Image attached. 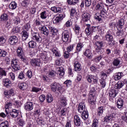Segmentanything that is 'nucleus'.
Masks as SVG:
<instances>
[{
    "instance_id": "38",
    "label": "nucleus",
    "mask_w": 127,
    "mask_h": 127,
    "mask_svg": "<svg viewBox=\"0 0 127 127\" xmlns=\"http://www.w3.org/2000/svg\"><path fill=\"white\" fill-rule=\"evenodd\" d=\"M52 51L53 53V54L55 55V56H56V57H61V54H60V52H59L57 48H53L52 50Z\"/></svg>"
},
{
    "instance_id": "21",
    "label": "nucleus",
    "mask_w": 127,
    "mask_h": 127,
    "mask_svg": "<svg viewBox=\"0 0 127 127\" xmlns=\"http://www.w3.org/2000/svg\"><path fill=\"white\" fill-rule=\"evenodd\" d=\"M11 107H12V104L9 101H8L5 105V113H6V116H8L9 109H11Z\"/></svg>"
},
{
    "instance_id": "55",
    "label": "nucleus",
    "mask_w": 127,
    "mask_h": 127,
    "mask_svg": "<svg viewBox=\"0 0 127 127\" xmlns=\"http://www.w3.org/2000/svg\"><path fill=\"white\" fill-rule=\"evenodd\" d=\"M79 0H67V2L68 4L75 5L76 3H78Z\"/></svg>"
},
{
    "instance_id": "35",
    "label": "nucleus",
    "mask_w": 127,
    "mask_h": 127,
    "mask_svg": "<svg viewBox=\"0 0 127 127\" xmlns=\"http://www.w3.org/2000/svg\"><path fill=\"white\" fill-rule=\"evenodd\" d=\"M74 71H81L82 69L81 68V64L79 63V62L76 61L74 64Z\"/></svg>"
},
{
    "instance_id": "56",
    "label": "nucleus",
    "mask_w": 127,
    "mask_h": 127,
    "mask_svg": "<svg viewBox=\"0 0 127 127\" xmlns=\"http://www.w3.org/2000/svg\"><path fill=\"white\" fill-rule=\"evenodd\" d=\"M102 59L103 56L100 55L95 57V58L94 59V60L95 62H96V63H99V62H100V61L102 60Z\"/></svg>"
},
{
    "instance_id": "34",
    "label": "nucleus",
    "mask_w": 127,
    "mask_h": 127,
    "mask_svg": "<svg viewBox=\"0 0 127 127\" xmlns=\"http://www.w3.org/2000/svg\"><path fill=\"white\" fill-rule=\"evenodd\" d=\"M124 76V73L123 72H118L116 73L114 75V79L115 80V81H118V80H120L122 77Z\"/></svg>"
},
{
    "instance_id": "22",
    "label": "nucleus",
    "mask_w": 127,
    "mask_h": 127,
    "mask_svg": "<svg viewBox=\"0 0 127 127\" xmlns=\"http://www.w3.org/2000/svg\"><path fill=\"white\" fill-rule=\"evenodd\" d=\"M22 39L23 41H25L28 38V37L29 36V33H28V31H26L25 30H23L22 32Z\"/></svg>"
},
{
    "instance_id": "36",
    "label": "nucleus",
    "mask_w": 127,
    "mask_h": 127,
    "mask_svg": "<svg viewBox=\"0 0 127 127\" xmlns=\"http://www.w3.org/2000/svg\"><path fill=\"white\" fill-rule=\"evenodd\" d=\"M60 102L62 107H66V106H67V100H66V97L64 96L62 97L60 99Z\"/></svg>"
},
{
    "instance_id": "64",
    "label": "nucleus",
    "mask_w": 127,
    "mask_h": 127,
    "mask_svg": "<svg viewBox=\"0 0 127 127\" xmlns=\"http://www.w3.org/2000/svg\"><path fill=\"white\" fill-rule=\"evenodd\" d=\"M100 83L102 85V88H105L106 87V79H100Z\"/></svg>"
},
{
    "instance_id": "40",
    "label": "nucleus",
    "mask_w": 127,
    "mask_h": 127,
    "mask_svg": "<svg viewBox=\"0 0 127 127\" xmlns=\"http://www.w3.org/2000/svg\"><path fill=\"white\" fill-rule=\"evenodd\" d=\"M18 87L20 90H26L27 89V84L25 83H19Z\"/></svg>"
},
{
    "instance_id": "48",
    "label": "nucleus",
    "mask_w": 127,
    "mask_h": 127,
    "mask_svg": "<svg viewBox=\"0 0 127 127\" xmlns=\"http://www.w3.org/2000/svg\"><path fill=\"white\" fill-rule=\"evenodd\" d=\"M19 31H20V27H15L11 30V33H13V34L18 33Z\"/></svg>"
},
{
    "instance_id": "8",
    "label": "nucleus",
    "mask_w": 127,
    "mask_h": 127,
    "mask_svg": "<svg viewBox=\"0 0 127 127\" xmlns=\"http://www.w3.org/2000/svg\"><path fill=\"white\" fill-rule=\"evenodd\" d=\"M106 39L107 41H108V43L110 45H114L115 44V42L114 41V38H113V36L110 34V32H108L106 36Z\"/></svg>"
},
{
    "instance_id": "2",
    "label": "nucleus",
    "mask_w": 127,
    "mask_h": 127,
    "mask_svg": "<svg viewBox=\"0 0 127 127\" xmlns=\"http://www.w3.org/2000/svg\"><path fill=\"white\" fill-rule=\"evenodd\" d=\"M105 17H107V10H106V9L101 10L100 13L97 12L94 16V18L98 21H102Z\"/></svg>"
},
{
    "instance_id": "7",
    "label": "nucleus",
    "mask_w": 127,
    "mask_h": 127,
    "mask_svg": "<svg viewBox=\"0 0 127 127\" xmlns=\"http://www.w3.org/2000/svg\"><path fill=\"white\" fill-rule=\"evenodd\" d=\"M86 80L89 83H92L93 82L94 84H97L98 83V80L99 78L97 76H94L92 75H88L86 76Z\"/></svg>"
},
{
    "instance_id": "32",
    "label": "nucleus",
    "mask_w": 127,
    "mask_h": 127,
    "mask_svg": "<svg viewBox=\"0 0 127 127\" xmlns=\"http://www.w3.org/2000/svg\"><path fill=\"white\" fill-rule=\"evenodd\" d=\"M65 74V72L64 71V68L63 67H59L58 68V76H60V77H63Z\"/></svg>"
},
{
    "instance_id": "23",
    "label": "nucleus",
    "mask_w": 127,
    "mask_h": 127,
    "mask_svg": "<svg viewBox=\"0 0 127 127\" xmlns=\"http://www.w3.org/2000/svg\"><path fill=\"white\" fill-rule=\"evenodd\" d=\"M74 123L76 127H80L81 126V120L80 119V117H79V116H74Z\"/></svg>"
},
{
    "instance_id": "26",
    "label": "nucleus",
    "mask_w": 127,
    "mask_h": 127,
    "mask_svg": "<svg viewBox=\"0 0 127 127\" xmlns=\"http://www.w3.org/2000/svg\"><path fill=\"white\" fill-rule=\"evenodd\" d=\"M3 83L6 88H9L11 86V81L8 78L4 79L3 80Z\"/></svg>"
},
{
    "instance_id": "33",
    "label": "nucleus",
    "mask_w": 127,
    "mask_h": 127,
    "mask_svg": "<svg viewBox=\"0 0 127 127\" xmlns=\"http://www.w3.org/2000/svg\"><path fill=\"white\" fill-rule=\"evenodd\" d=\"M125 86V81H120L117 82L115 85V88L117 89H120L121 88H123Z\"/></svg>"
},
{
    "instance_id": "25",
    "label": "nucleus",
    "mask_w": 127,
    "mask_h": 127,
    "mask_svg": "<svg viewBox=\"0 0 127 127\" xmlns=\"http://www.w3.org/2000/svg\"><path fill=\"white\" fill-rule=\"evenodd\" d=\"M40 15L42 19H46V18L49 16V13H48V11L46 10L42 11Z\"/></svg>"
},
{
    "instance_id": "3",
    "label": "nucleus",
    "mask_w": 127,
    "mask_h": 127,
    "mask_svg": "<svg viewBox=\"0 0 127 127\" xmlns=\"http://www.w3.org/2000/svg\"><path fill=\"white\" fill-rule=\"evenodd\" d=\"M95 51L97 53L100 52L101 54L104 52V49H103V46H104V42L102 41H96L94 44Z\"/></svg>"
},
{
    "instance_id": "58",
    "label": "nucleus",
    "mask_w": 127,
    "mask_h": 127,
    "mask_svg": "<svg viewBox=\"0 0 127 127\" xmlns=\"http://www.w3.org/2000/svg\"><path fill=\"white\" fill-rule=\"evenodd\" d=\"M41 58L44 61H48V57H47V55H46L45 54H42L41 55Z\"/></svg>"
},
{
    "instance_id": "19",
    "label": "nucleus",
    "mask_w": 127,
    "mask_h": 127,
    "mask_svg": "<svg viewBox=\"0 0 127 127\" xmlns=\"http://www.w3.org/2000/svg\"><path fill=\"white\" fill-rule=\"evenodd\" d=\"M83 54L84 56H86V57L88 58V59H91V58L93 57V54L92 53V51L89 49H86L84 52Z\"/></svg>"
},
{
    "instance_id": "45",
    "label": "nucleus",
    "mask_w": 127,
    "mask_h": 127,
    "mask_svg": "<svg viewBox=\"0 0 127 127\" xmlns=\"http://www.w3.org/2000/svg\"><path fill=\"white\" fill-rule=\"evenodd\" d=\"M51 10L54 12H61L62 9L60 7L53 6L51 8Z\"/></svg>"
},
{
    "instance_id": "47",
    "label": "nucleus",
    "mask_w": 127,
    "mask_h": 127,
    "mask_svg": "<svg viewBox=\"0 0 127 127\" xmlns=\"http://www.w3.org/2000/svg\"><path fill=\"white\" fill-rule=\"evenodd\" d=\"M46 100L47 103H52L53 102V97L50 94H48L46 96Z\"/></svg>"
},
{
    "instance_id": "52",
    "label": "nucleus",
    "mask_w": 127,
    "mask_h": 127,
    "mask_svg": "<svg viewBox=\"0 0 127 127\" xmlns=\"http://www.w3.org/2000/svg\"><path fill=\"white\" fill-rule=\"evenodd\" d=\"M0 127H9V124L8 121H5L3 122L0 123Z\"/></svg>"
},
{
    "instance_id": "53",
    "label": "nucleus",
    "mask_w": 127,
    "mask_h": 127,
    "mask_svg": "<svg viewBox=\"0 0 127 127\" xmlns=\"http://www.w3.org/2000/svg\"><path fill=\"white\" fill-rule=\"evenodd\" d=\"M99 126V120L97 119H95L93 121V123L91 125V127H98Z\"/></svg>"
},
{
    "instance_id": "44",
    "label": "nucleus",
    "mask_w": 127,
    "mask_h": 127,
    "mask_svg": "<svg viewBox=\"0 0 127 127\" xmlns=\"http://www.w3.org/2000/svg\"><path fill=\"white\" fill-rule=\"evenodd\" d=\"M104 113V107L101 106L98 108L97 109V116L99 117L102 116Z\"/></svg>"
},
{
    "instance_id": "27",
    "label": "nucleus",
    "mask_w": 127,
    "mask_h": 127,
    "mask_svg": "<svg viewBox=\"0 0 127 127\" xmlns=\"http://www.w3.org/2000/svg\"><path fill=\"white\" fill-rule=\"evenodd\" d=\"M17 56H18V57H20V58L24 56L23 50H22V48L21 47H18L17 49Z\"/></svg>"
},
{
    "instance_id": "29",
    "label": "nucleus",
    "mask_w": 127,
    "mask_h": 127,
    "mask_svg": "<svg viewBox=\"0 0 127 127\" xmlns=\"http://www.w3.org/2000/svg\"><path fill=\"white\" fill-rule=\"evenodd\" d=\"M117 107L118 109H122L124 107V100L123 99L120 98L118 99Z\"/></svg>"
},
{
    "instance_id": "43",
    "label": "nucleus",
    "mask_w": 127,
    "mask_h": 127,
    "mask_svg": "<svg viewBox=\"0 0 127 127\" xmlns=\"http://www.w3.org/2000/svg\"><path fill=\"white\" fill-rule=\"evenodd\" d=\"M17 6V3H16L15 1L11 2L9 5V8H10V9H12V10L15 9Z\"/></svg>"
},
{
    "instance_id": "42",
    "label": "nucleus",
    "mask_w": 127,
    "mask_h": 127,
    "mask_svg": "<svg viewBox=\"0 0 127 127\" xmlns=\"http://www.w3.org/2000/svg\"><path fill=\"white\" fill-rule=\"evenodd\" d=\"M20 18L18 17H14L13 18V23L15 25H17L20 23Z\"/></svg>"
},
{
    "instance_id": "62",
    "label": "nucleus",
    "mask_w": 127,
    "mask_h": 127,
    "mask_svg": "<svg viewBox=\"0 0 127 127\" xmlns=\"http://www.w3.org/2000/svg\"><path fill=\"white\" fill-rule=\"evenodd\" d=\"M96 90H95V88L93 87L91 89L90 92V95L92 96L93 98L96 96Z\"/></svg>"
},
{
    "instance_id": "61",
    "label": "nucleus",
    "mask_w": 127,
    "mask_h": 127,
    "mask_svg": "<svg viewBox=\"0 0 127 127\" xmlns=\"http://www.w3.org/2000/svg\"><path fill=\"white\" fill-rule=\"evenodd\" d=\"M18 79H20V80H23V79H25L24 73H23L22 71H21L18 75Z\"/></svg>"
},
{
    "instance_id": "12",
    "label": "nucleus",
    "mask_w": 127,
    "mask_h": 127,
    "mask_svg": "<svg viewBox=\"0 0 127 127\" xmlns=\"http://www.w3.org/2000/svg\"><path fill=\"white\" fill-rule=\"evenodd\" d=\"M113 65L115 68L119 69L122 67V62L119 59H115L113 62Z\"/></svg>"
},
{
    "instance_id": "18",
    "label": "nucleus",
    "mask_w": 127,
    "mask_h": 127,
    "mask_svg": "<svg viewBox=\"0 0 127 127\" xmlns=\"http://www.w3.org/2000/svg\"><path fill=\"white\" fill-rule=\"evenodd\" d=\"M9 113L10 114V117L13 119L17 118V117H18V115H19V111L16 109H13L12 110L11 112H9Z\"/></svg>"
},
{
    "instance_id": "16",
    "label": "nucleus",
    "mask_w": 127,
    "mask_h": 127,
    "mask_svg": "<svg viewBox=\"0 0 127 127\" xmlns=\"http://www.w3.org/2000/svg\"><path fill=\"white\" fill-rule=\"evenodd\" d=\"M32 39L33 40H35L36 41V42H38L40 43L41 42L42 40V38L40 37V35L39 34V33L34 34V33H33V35H32Z\"/></svg>"
},
{
    "instance_id": "59",
    "label": "nucleus",
    "mask_w": 127,
    "mask_h": 127,
    "mask_svg": "<svg viewBox=\"0 0 127 127\" xmlns=\"http://www.w3.org/2000/svg\"><path fill=\"white\" fill-rule=\"evenodd\" d=\"M8 15L6 13H3L1 15L0 19L1 20H7Z\"/></svg>"
},
{
    "instance_id": "1",
    "label": "nucleus",
    "mask_w": 127,
    "mask_h": 127,
    "mask_svg": "<svg viewBox=\"0 0 127 127\" xmlns=\"http://www.w3.org/2000/svg\"><path fill=\"white\" fill-rule=\"evenodd\" d=\"M86 110V105L84 103H79L77 111L78 113H82L81 114V118L84 121H86L89 118V113L88 111L85 110Z\"/></svg>"
},
{
    "instance_id": "63",
    "label": "nucleus",
    "mask_w": 127,
    "mask_h": 127,
    "mask_svg": "<svg viewBox=\"0 0 127 127\" xmlns=\"http://www.w3.org/2000/svg\"><path fill=\"white\" fill-rule=\"evenodd\" d=\"M72 26V22L71 21V20H69L67 21H66L64 25V27H70V26Z\"/></svg>"
},
{
    "instance_id": "14",
    "label": "nucleus",
    "mask_w": 127,
    "mask_h": 127,
    "mask_svg": "<svg viewBox=\"0 0 127 127\" xmlns=\"http://www.w3.org/2000/svg\"><path fill=\"white\" fill-rule=\"evenodd\" d=\"M39 30L41 31L42 33L46 36L49 35L50 31L47 29V27L45 26H42L39 27Z\"/></svg>"
},
{
    "instance_id": "37",
    "label": "nucleus",
    "mask_w": 127,
    "mask_h": 127,
    "mask_svg": "<svg viewBox=\"0 0 127 127\" xmlns=\"http://www.w3.org/2000/svg\"><path fill=\"white\" fill-rule=\"evenodd\" d=\"M117 108L114 107H111V109L109 112V115H111L112 116H113V117H115V116L117 115Z\"/></svg>"
},
{
    "instance_id": "50",
    "label": "nucleus",
    "mask_w": 127,
    "mask_h": 127,
    "mask_svg": "<svg viewBox=\"0 0 127 127\" xmlns=\"http://www.w3.org/2000/svg\"><path fill=\"white\" fill-rule=\"evenodd\" d=\"M118 31L116 32L117 37L122 36L124 34V29H117Z\"/></svg>"
},
{
    "instance_id": "46",
    "label": "nucleus",
    "mask_w": 127,
    "mask_h": 127,
    "mask_svg": "<svg viewBox=\"0 0 127 127\" xmlns=\"http://www.w3.org/2000/svg\"><path fill=\"white\" fill-rule=\"evenodd\" d=\"M84 47V44L82 43H79L76 46V52H80L82 50V48Z\"/></svg>"
},
{
    "instance_id": "49",
    "label": "nucleus",
    "mask_w": 127,
    "mask_h": 127,
    "mask_svg": "<svg viewBox=\"0 0 127 127\" xmlns=\"http://www.w3.org/2000/svg\"><path fill=\"white\" fill-rule=\"evenodd\" d=\"M17 121L18 122V124L19 126H20V127H23V126H24V125H25V121H24V120H23V119H21L20 118H18L17 119Z\"/></svg>"
},
{
    "instance_id": "30",
    "label": "nucleus",
    "mask_w": 127,
    "mask_h": 127,
    "mask_svg": "<svg viewBox=\"0 0 127 127\" xmlns=\"http://www.w3.org/2000/svg\"><path fill=\"white\" fill-rule=\"evenodd\" d=\"M118 94H119V91L116 90V89H112L109 92V96L111 98H116Z\"/></svg>"
},
{
    "instance_id": "6",
    "label": "nucleus",
    "mask_w": 127,
    "mask_h": 127,
    "mask_svg": "<svg viewBox=\"0 0 127 127\" xmlns=\"http://www.w3.org/2000/svg\"><path fill=\"white\" fill-rule=\"evenodd\" d=\"M11 65L13 71H15L20 70V67H19V65L18 64V61L17 59H12L11 62Z\"/></svg>"
},
{
    "instance_id": "13",
    "label": "nucleus",
    "mask_w": 127,
    "mask_h": 127,
    "mask_svg": "<svg viewBox=\"0 0 127 127\" xmlns=\"http://www.w3.org/2000/svg\"><path fill=\"white\" fill-rule=\"evenodd\" d=\"M3 94L7 99H9L10 97H12L14 95V92H13V89H11L8 91H5Z\"/></svg>"
},
{
    "instance_id": "10",
    "label": "nucleus",
    "mask_w": 127,
    "mask_h": 127,
    "mask_svg": "<svg viewBox=\"0 0 127 127\" xmlns=\"http://www.w3.org/2000/svg\"><path fill=\"white\" fill-rule=\"evenodd\" d=\"M8 42L11 45H15L18 42V38L16 36H11L9 38Z\"/></svg>"
},
{
    "instance_id": "17",
    "label": "nucleus",
    "mask_w": 127,
    "mask_h": 127,
    "mask_svg": "<svg viewBox=\"0 0 127 127\" xmlns=\"http://www.w3.org/2000/svg\"><path fill=\"white\" fill-rule=\"evenodd\" d=\"M25 110L26 111H32L33 110V103L30 102H27L25 104Z\"/></svg>"
},
{
    "instance_id": "51",
    "label": "nucleus",
    "mask_w": 127,
    "mask_h": 127,
    "mask_svg": "<svg viewBox=\"0 0 127 127\" xmlns=\"http://www.w3.org/2000/svg\"><path fill=\"white\" fill-rule=\"evenodd\" d=\"M3 76H6V72L4 69L0 67V79L2 78Z\"/></svg>"
},
{
    "instance_id": "54",
    "label": "nucleus",
    "mask_w": 127,
    "mask_h": 127,
    "mask_svg": "<svg viewBox=\"0 0 127 127\" xmlns=\"http://www.w3.org/2000/svg\"><path fill=\"white\" fill-rule=\"evenodd\" d=\"M7 55V53L3 50L0 49V58L5 57Z\"/></svg>"
},
{
    "instance_id": "39",
    "label": "nucleus",
    "mask_w": 127,
    "mask_h": 127,
    "mask_svg": "<svg viewBox=\"0 0 127 127\" xmlns=\"http://www.w3.org/2000/svg\"><path fill=\"white\" fill-rule=\"evenodd\" d=\"M31 27V22L29 21L28 23H26L23 26V30H26V31H28Z\"/></svg>"
},
{
    "instance_id": "11",
    "label": "nucleus",
    "mask_w": 127,
    "mask_h": 127,
    "mask_svg": "<svg viewBox=\"0 0 127 127\" xmlns=\"http://www.w3.org/2000/svg\"><path fill=\"white\" fill-rule=\"evenodd\" d=\"M48 27L49 29L50 33L52 34V36L57 35V33H58V30L57 28L52 26L51 25H48Z\"/></svg>"
},
{
    "instance_id": "28",
    "label": "nucleus",
    "mask_w": 127,
    "mask_h": 127,
    "mask_svg": "<svg viewBox=\"0 0 127 127\" xmlns=\"http://www.w3.org/2000/svg\"><path fill=\"white\" fill-rule=\"evenodd\" d=\"M82 18L83 21L87 22L88 20H90V14L87 12H84L82 14Z\"/></svg>"
},
{
    "instance_id": "31",
    "label": "nucleus",
    "mask_w": 127,
    "mask_h": 127,
    "mask_svg": "<svg viewBox=\"0 0 127 127\" xmlns=\"http://www.w3.org/2000/svg\"><path fill=\"white\" fill-rule=\"evenodd\" d=\"M115 118L114 115H112L111 114H108L104 118V121L105 123H110L111 121H113V118Z\"/></svg>"
},
{
    "instance_id": "20",
    "label": "nucleus",
    "mask_w": 127,
    "mask_h": 127,
    "mask_svg": "<svg viewBox=\"0 0 127 127\" xmlns=\"http://www.w3.org/2000/svg\"><path fill=\"white\" fill-rule=\"evenodd\" d=\"M70 16L71 17H73L74 18H76V19H78L80 15L77 12H76V9L71 8L70 10Z\"/></svg>"
},
{
    "instance_id": "60",
    "label": "nucleus",
    "mask_w": 127,
    "mask_h": 127,
    "mask_svg": "<svg viewBox=\"0 0 127 127\" xmlns=\"http://www.w3.org/2000/svg\"><path fill=\"white\" fill-rule=\"evenodd\" d=\"M100 77L101 79H107V77H108V75H107V73H105L104 71H101L100 72Z\"/></svg>"
},
{
    "instance_id": "15",
    "label": "nucleus",
    "mask_w": 127,
    "mask_h": 127,
    "mask_svg": "<svg viewBox=\"0 0 127 127\" xmlns=\"http://www.w3.org/2000/svg\"><path fill=\"white\" fill-rule=\"evenodd\" d=\"M30 63L32 66L35 67L36 66H40L41 62H40V60L38 59H34L31 60Z\"/></svg>"
},
{
    "instance_id": "57",
    "label": "nucleus",
    "mask_w": 127,
    "mask_h": 127,
    "mask_svg": "<svg viewBox=\"0 0 127 127\" xmlns=\"http://www.w3.org/2000/svg\"><path fill=\"white\" fill-rule=\"evenodd\" d=\"M29 47H30V48H35L36 47V43H35L33 41H31L29 42Z\"/></svg>"
},
{
    "instance_id": "4",
    "label": "nucleus",
    "mask_w": 127,
    "mask_h": 127,
    "mask_svg": "<svg viewBox=\"0 0 127 127\" xmlns=\"http://www.w3.org/2000/svg\"><path fill=\"white\" fill-rule=\"evenodd\" d=\"M50 87L52 91L54 92V93L56 92V91L60 92L62 90V86L57 82H53L50 85Z\"/></svg>"
},
{
    "instance_id": "41",
    "label": "nucleus",
    "mask_w": 127,
    "mask_h": 127,
    "mask_svg": "<svg viewBox=\"0 0 127 127\" xmlns=\"http://www.w3.org/2000/svg\"><path fill=\"white\" fill-rule=\"evenodd\" d=\"M104 9L105 8H104V5L102 2L98 3V4L96 5V10L101 11V10Z\"/></svg>"
},
{
    "instance_id": "9",
    "label": "nucleus",
    "mask_w": 127,
    "mask_h": 127,
    "mask_svg": "<svg viewBox=\"0 0 127 127\" xmlns=\"http://www.w3.org/2000/svg\"><path fill=\"white\" fill-rule=\"evenodd\" d=\"M69 37H70L69 32L67 30H64L62 33V37L63 42H64L65 43L68 42V40H69Z\"/></svg>"
},
{
    "instance_id": "5",
    "label": "nucleus",
    "mask_w": 127,
    "mask_h": 127,
    "mask_svg": "<svg viewBox=\"0 0 127 127\" xmlns=\"http://www.w3.org/2000/svg\"><path fill=\"white\" fill-rule=\"evenodd\" d=\"M86 25L87 27L85 30V33L88 36L92 34L93 32H95L96 29H98V27L91 26L89 24H87Z\"/></svg>"
},
{
    "instance_id": "24",
    "label": "nucleus",
    "mask_w": 127,
    "mask_h": 127,
    "mask_svg": "<svg viewBox=\"0 0 127 127\" xmlns=\"http://www.w3.org/2000/svg\"><path fill=\"white\" fill-rule=\"evenodd\" d=\"M124 25H125V20L124 19H120L117 23V29H123L124 28Z\"/></svg>"
}]
</instances>
